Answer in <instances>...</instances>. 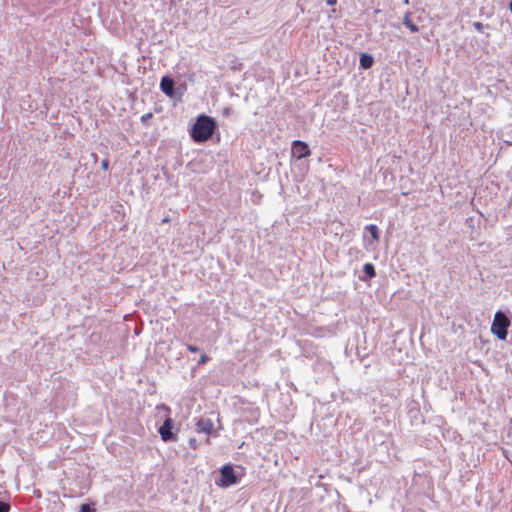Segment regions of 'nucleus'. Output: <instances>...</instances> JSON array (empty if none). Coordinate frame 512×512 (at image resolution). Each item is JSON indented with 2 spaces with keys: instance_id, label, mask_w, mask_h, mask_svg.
Listing matches in <instances>:
<instances>
[{
  "instance_id": "ddd939ff",
  "label": "nucleus",
  "mask_w": 512,
  "mask_h": 512,
  "mask_svg": "<svg viewBox=\"0 0 512 512\" xmlns=\"http://www.w3.org/2000/svg\"><path fill=\"white\" fill-rule=\"evenodd\" d=\"M10 511V505L6 502L0 501V512H9Z\"/></svg>"
},
{
  "instance_id": "6ab92c4d",
  "label": "nucleus",
  "mask_w": 512,
  "mask_h": 512,
  "mask_svg": "<svg viewBox=\"0 0 512 512\" xmlns=\"http://www.w3.org/2000/svg\"><path fill=\"white\" fill-rule=\"evenodd\" d=\"M108 166H109L108 160H103V161H102V163H101V167H102L104 170H107V169H108Z\"/></svg>"
},
{
  "instance_id": "9d476101",
  "label": "nucleus",
  "mask_w": 512,
  "mask_h": 512,
  "mask_svg": "<svg viewBox=\"0 0 512 512\" xmlns=\"http://www.w3.org/2000/svg\"><path fill=\"white\" fill-rule=\"evenodd\" d=\"M373 64V58L369 54H362L360 57V66L364 69H368Z\"/></svg>"
},
{
  "instance_id": "39448f33",
  "label": "nucleus",
  "mask_w": 512,
  "mask_h": 512,
  "mask_svg": "<svg viewBox=\"0 0 512 512\" xmlns=\"http://www.w3.org/2000/svg\"><path fill=\"white\" fill-rule=\"evenodd\" d=\"M292 155L297 159H302L310 155V149L305 142L296 140L292 143Z\"/></svg>"
},
{
  "instance_id": "f03ea898",
  "label": "nucleus",
  "mask_w": 512,
  "mask_h": 512,
  "mask_svg": "<svg viewBox=\"0 0 512 512\" xmlns=\"http://www.w3.org/2000/svg\"><path fill=\"white\" fill-rule=\"evenodd\" d=\"M510 324L511 322L506 314L502 311H497L491 325V333L500 340H506L508 335L507 330Z\"/></svg>"
},
{
  "instance_id": "a211bd4d",
  "label": "nucleus",
  "mask_w": 512,
  "mask_h": 512,
  "mask_svg": "<svg viewBox=\"0 0 512 512\" xmlns=\"http://www.w3.org/2000/svg\"><path fill=\"white\" fill-rule=\"evenodd\" d=\"M187 349H188V351H190L192 353H196L198 351V347L191 345V344L187 345Z\"/></svg>"
},
{
  "instance_id": "4468645a",
  "label": "nucleus",
  "mask_w": 512,
  "mask_h": 512,
  "mask_svg": "<svg viewBox=\"0 0 512 512\" xmlns=\"http://www.w3.org/2000/svg\"><path fill=\"white\" fill-rule=\"evenodd\" d=\"M210 360V358L206 355V354H202L200 359H199V364L200 365H204L206 364L208 361Z\"/></svg>"
},
{
  "instance_id": "0eeeda50",
  "label": "nucleus",
  "mask_w": 512,
  "mask_h": 512,
  "mask_svg": "<svg viewBox=\"0 0 512 512\" xmlns=\"http://www.w3.org/2000/svg\"><path fill=\"white\" fill-rule=\"evenodd\" d=\"M160 88L167 96H173L174 94V81L168 76H164L160 82Z\"/></svg>"
},
{
  "instance_id": "aec40b11",
  "label": "nucleus",
  "mask_w": 512,
  "mask_h": 512,
  "mask_svg": "<svg viewBox=\"0 0 512 512\" xmlns=\"http://www.w3.org/2000/svg\"><path fill=\"white\" fill-rule=\"evenodd\" d=\"M327 4L330 6H334L337 3V0H326Z\"/></svg>"
},
{
  "instance_id": "2eb2a0df",
  "label": "nucleus",
  "mask_w": 512,
  "mask_h": 512,
  "mask_svg": "<svg viewBox=\"0 0 512 512\" xmlns=\"http://www.w3.org/2000/svg\"><path fill=\"white\" fill-rule=\"evenodd\" d=\"M152 118V113H146L141 116V121L147 123Z\"/></svg>"
},
{
  "instance_id": "412c9836",
  "label": "nucleus",
  "mask_w": 512,
  "mask_h": 512,
  "mask_svg": "<svg viewBox=\"0 0 512 512\" xmlns=\"http://www.w3.org/2000/svg\"><path fill=\"white\" fill-rule=\"evenodd\" d=\"M162 222H163V223H168V222H170V218H169V217H166V218H164V219L162 220Z\"/></svg>"
},
{
  "instance_id": "20e7f679",
  "label": "nucleus",
  "mask_w": 512,
  "mask_h": 512,
  "mask_svg": "<svg viewBox=\"0 0 512 512\" xmlns=\"http://www.w3.org/2000/svg\"><path fill=\"white\" fill-rule=\"evenodd\" d=\"M195 427H196V431L198 433H204V434H207V435L217 436V433H215L214 423L209 418H201V419H199L196 422Z\"/></svg>"
},
{
  "instance_id": "4be33fe9",
  "label": "nucleus",
  "mask_w": 512,
  "mask_h": 512,
  "mask_svg": "<svg viewBox=\"0 0 512 512\" xmlns=\"http://www.w3.org/2000/svg\"><path fill=\"white\" fill-rule=\"evenodd\" d=\"M404 3H405V4H408V3H409V0H404Z\"/></svg>"
},
{
  "instance_id": "f8f14e48",
  "label": "nucleus",
  "mask_w": 512,
  "mask_h": 512,
  "mask_svg": "<svg viewBox=\"0 0 512 512\" xmlns=\"http://www.w3.org/2000/svg\"><path fill=\"white\" fill-rule=\"evenodd\" d=\"M95 510L89 504H82L79 512H94Z\"/></svg>"
},
{
  "instance_id": "423d86ee",
  "label": "nucleus",
  "mask_w": 512,
  "mask_h": 512,
  "mask_svg": "<svg viewBox=\"0 0 512 512\" xmlns=\"http://www.w3.org/2000/svg\"><path fill=\"white\" fill-rule=\"evenodd\" d=\"M173 423L171 418H167L162 426L159 428L158 432L161 436V439L164 442L176 440V437L172 433Z\"/></svg>"
},
{
  "instance_id": "1a4fd4ad",
  "label": "nucleus",
  "mask_w": 512,
  "mask_h": 512,
  "mask_svg": "<svg viewBox=\"0 0 512 512\" xmlns=\"http://www.w3.org/2000/svg\"><path fill=\"white\" fill-rule=\"evenodd\" d=\"M365 230L368 231L372 237L374 242H378L380 239V234L378 227L375 224H370L365 227Z\"/></svg>"
},
{
  "instance_id": "7ed1b4c3",
  "label": "nucleus",
  "mask_w": 512,
  "mask_h": 512,
  "mask_svg": "<svg viewBox=\"0 0 512 512\" xmlns=\"http://www.w3.org/2000/svg\"><path fill=\"white\" fill-rule=\"evenodd\" d=\"M219 486L229 487L237 483L238 479L231 465H224L220 470Z\"/></svg>"
},
{
  "instance_id": "9b49d317",
  "label": "nucleus",
  "mask_w": 512,
  "mask_h": 512,
  "mask_svg": "<svg viewBox=\"0 0 512 512\" xmlns=\"http://www.w3.org/2000/svg\"><path fill=\"white\" fill-rule=\"evenodd\" d=\"M363 271L368 278H373L376 275L375 267L371 263L364 264Z\"/></svg>"
},
{
  "instance_id": "dca6fc26",
  "label": "nucleus",
  "mask_w": 512,
  "mask_h": 512,
  "mask_svg": "<svg viewBox=\"0 0 512 512\" xmlns=\"http://www.w3.org/2000/svg\"><path fill=\"white\" fill-rule=\"evenodd\" d=\"M189 446L192 449H196L198 447L197 440L195 438H190L189 439Z\"/></svg>"
},
{
  "instance_id": "f3484780",
  "label": "nucleus",
  "mask_w": 512,
  "mask_h": 512,
  "mask_svg": "<svg viewBox=\"0 0 512 512\" xmlns=\"http://www.w3.org/2000/svg\"><path fill=\"white\" fill-rule=\"evenodd\" d=\"M473 26H474V28H475L477 31H479V32H482V31H483L484 26H483V24H482L481 22H475V23L473 24Z\"/></svg>"
},
{
  "instance_id": "f257e3e1",
  "label": "nucleus",
  "mask_w": 512,
  "mask_h": 512,
  "mask_svg": "<svg viewBox=\"0 0 512 512\" xmlns=\"http://www.w3.org/2000/svg\"><path fill=\"white\" fill-rule=\"evenodd\" d=\"M215 130V120L207 115H200L190 131V136L194 142L203 143L212 137Z\"/></svg>"
},
{
  "instance_id": "6e6552de",
  "label": "nucleus",
  "mask_w": 512,
  "mask_h": 512,
  "mask_svg": "<svg viewBox=\"0 0 512 512\" xmlns=\"http://www.w3.org/2000/svg\"><path fill=\"white\" fill-rule=\"evenodd\" d=\"M404 25L411 31V32H418L419 28L417 25H415L411 19V14L409 12L405 13L403 18Z\"/></svg>"
}]
</instances>
